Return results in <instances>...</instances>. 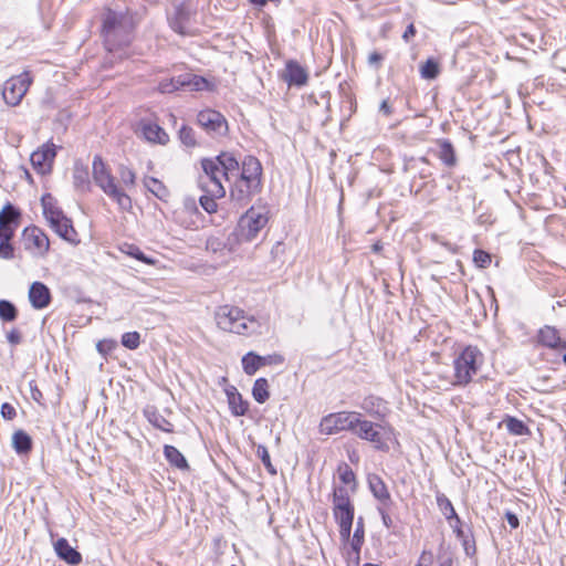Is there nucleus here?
Returning a JSON list of instances; mask_svg holds the SVG:
<instances>
[{"instance_id":"6e6552de","label":"nucleus","mask_w":566,"mask_h":566,"mask_svg":"<svg viewBox=\"0 0 566 566\" xmlns=\"http://www.w3.org/2000/svg\"><path fill=\"white\" fill-rule=\"evenodd\" d=\"M364 415L356 411H337L324 416L318 424L322 434L333 436L340 432L357 434Z\"/></svg>"},{"instance_id":"aec40b11","label":"nucleus","mask_w":566,"mask_h":566,"mask_svg":"<svg viewBox=\"0 0 566 566\" xmlns=\"http://www.w3.org/2000/svg\"><path fill=\"white\" fill-rule=\"evenodd\" d=\"M49 227L56 235H59L62 240L66 241L71 245L77 247L81 243L80 234L75 229L72 219L66 214Z\"/></svg>"},{"instance_id":"7c9ffc66","label":"nucleus","mask_w":566,"mask_h":566,"mask_svg":"<svg viewBox=\"0 0 566 566\" xmlns=\"http://www.w3.org/2000/svg\"><path fill=\"white\" fill-rule=\"evenodd\" d=\"M73 184L75 188L81 191H88L91 189V181L88 177L87 167L82 163H75L74 165Z\"/></svg>"},{"instance_id":"4468645a","label":"nucleus","mask_w":566,"mask_h":566,"mask_svg":"<svg viewBox=\"0 0 566 566\" xmlns=\"http://www.w3.org/2000/svg\"><path fill=\"white\" fill-rule=\"evenodd\" d=\"M284 356L279 353L261 356L254 352H249L241 359L242 369L249 376H253L265 366H279L284 364Z\"/></svg>"},{"instance_id":"6e6d98bb","label":"nucleus","mask_w":566,"mask_h":566,"mask_svg":"<svg viewBox=\"0 0 566 566\" xmlns=\"http://www.w3.org/2000/svg\"><path fill=\"white\" fill-rule=\"evenodd\" d=\"M449 525L451 526V528L453 530V533L455 534V536L458 538L462 539L465 537L464 531L462 528V522L458 514H457V517H452V521L449 522Z\"/></svg>"},{"instance_id":"79ce46f5","label":"nucleus","mask_w":566,"mask_h":566,"mask_svg":"<svg viewBox=\"0 0 566 566\" xmlns=\"http://www.w3.org/2000/svg\"><path fill=\"white\" fill-rule=\"evenodd\" d=\"M182 74L176 77L164 78L158 84V91L164 94L174 93L182 88Z\"/></svg>"},{"instance_id":"b1692460","label":"nucleus","mask_w":566,"mask_h":566,"mask_svg":"<svg viewBox=\"0 0 566 566\" xmlns=\"http://www.w3.org/2000/svg\"><path fill=\"white\" fill-rule=\"evenodd\" d=\"M52 300L49 287L42 282H33L29 289V301L35 310H42L50 305Z\"/></svg>"},{"instance_id":"72a5a7b5","label":"nucleus","mask_w":566,"mask_h":566,"mask_svg":"<svg viewBox=\"0 0 566 566\" xmlns=\"http://www.w3.org/2000/svg\"><path fill=\"white\" fill-rule=\"evenodd\" d=\"M164 455L170 465L185 470L188 469V462L184 454L174 446L166 444L164 447Z\"/></svg>"},{"instance_id":"864d4df0","label":"nucleus","mask_w":566,"mask_h":566,"mask_svg":"<svg viewBox=\"0 0 566 566\" xmlns=\"http://www.w3.org/2000/svg\"><path fill=\"white\" fill-rule=\"evenodd\" d=\"M29 388H30V394H31V398L36 402L39 403L40 406H44V402H43V394L42 391L40 390V388L38 387V384L35 380H31L29 382Z\"/></svg>"},{"instance_id":"603ef678","label":"nucleus","mask_w":566,"mask_h":566,"mask_svg":"<svg viewBox=\"0 0 566 566\" xmlns=\"http://www.w3.org/2000/svg\"><path fill=\"white\" fill-rule=\"evenodd\" d=\"M392 505H379L378 506V513L380 514L381 516V521H382V524L387 527V528H391L394 526V520L391 518L390 514H389V510Z\"/></svg>"},{"instance_id":"a211bd4d","label":"nucleus","mask_w":566,"mask_h":566,"mask_svg":"<svg viewBox=\"0 0 566 566\" xmlns=\"http://www.w3.org/2000/svg\"><path fill=\"white\" fill-rule=\"evenodd\" d=\"M55 156V145L48 142L31 154V165L38 174L45 175L51 171Z\"/></svg>"},{"instance_id":"4c0bfd02","label":"nucleus","mask_w":566,"mask_h":566,"mask_svg":"<svg viewBox=\"0 0 566 566\" xmlns=\"http://www.w3.org/2000/svg\"><path fill=\"white\" fill-rule=\"evenodd\" d=\"M507 431L514 436H526L530 433L528 427L520 419L513 416H506L503 420Z\"/></svg>"},{"instance_id":"69168bd1","label":"nucleus","mask_w":566,"mask_h":566,"mask_svg":"<svg viewBox=\"0 0 566 566\" xmlns=\"http://www.w3.org/2000/svg\"><path fill=\"white\" fill-rule=\"evenodd\" d=\"M380 250H381V245H380V243H375V244L373 245V251L378 252V251H380Z\"/></svg>"},{"instance_id":"c85d7f7f","label":"nucleus","mask_w":566,"mask_h":566,"mask_svg":"<svg viewBox=\"0 0 566 566\" xmlns=\"http://www.w3.org/2000/svg\"><path fill=\"white\" fill-rule=\"evenodd\" d=\"M184 87H189L191 91H213L216 88V85L213 82L207 80L203 76L192 74V73H185L182 74V82H180Z\"/></svg>"},{"instance_id":"c9c22d12","label":"nucleus","mask_w":566,"mask_h":566,"mask_svg":"<svg viewBox=\"0 0 566 566\" xmlns=\"http://www.w3.org/2000/svg\"><path fill=\"white\" fill-rule=\"evenodd\" d=\"M252 397L258 403H264L270 398V384L264 377L256 378L252 386Z\"/></svg>"},{"instance_id":"c03bdc74","label":"nucleus","mask_w":566,"mask_h":566,"mask_svg":"<svg viewBox=\"0 0 566 566\" xmlns=\"http://www.w3.org/2000/svg\"><path fill=\"white\" fill-rule=\"evenodd\" d=\"M179 139L184 146L193 148L197 146L196 133L192 127L182 125L179 129Z\"/></svg>"},{"instance_id":"a878e982","label":"nucleus","mask_w":566,"mask_h":566,"mask_svg":"<svg viewBox=\"0 0 566 566\" xmlns=\"http://www.w3.org/2000/svg\"><path fill=\"white\" fill-rule=\"evenodd\" d=\"M139 126L142 135L147 142L159 145H166L169 142L168 134L157 123L143 120Z\"/></svg>"},{"instance_id":"5701e85b","label":"nucleus","mask_w":566,"mask_h":566,"mask_svg":"<svg viewBox=\"0 0 566 566\" xmlns=\"http://www.w3.org/2000/svg\"><path fill=\"white\" fill-rule=\"evenodd\" d=\"M365 543V526L363 517H359L356 523V528L354 531L353 536L349 535L348 542H343L344 545H349L350 551L347 552V556L353 558L356 565L359 564L360 560V551Z\"/></svg>"},{"instance_id":"cd10ccee","label":"nucleus","mask_w":566,"mask_h":566,"mask_svg":"<svg viewBox=\"0 0 566 566\" xmlns=\"http://www.w3.org/2000/svg\"><path fill=\"white\" fill-rule=\"evenodd\" d=\"M41 206L43 210V217L48 226L57 221L60 218L65 216L62 208L57 205V201L51 193H45L41 198Z\"/></svg>"},{"instance_id":"f257e3e1","label":"nucleus","mask_w":566,"mask_h":566,"mask_svg":"<svg viewBox=\"0 0 566 566\" xmlns=\"http://www.w3.org/2000/svg\"><path fill=\"white\" fill-rule=\"evenodd\" d=\"M200 165L206 176L223 177L230 184V198L238 203H248L263 189V166L253 155L239 161L232 151L224 150L216 157L202 158Z\"/></svg>"},{"instance_id":"37998d69","label":"nucleus","mask_w":566,"mask_h":566,"mask_svg":"<svg viewBox=\"0 0 566 566\" xmlns=\"http://www.w3.org/2000/svg\"><path fill=\"white\" fill-rule=\"evenodd\" d=\"M18 317L17 307L7 300H0V318L3 322H13Z\"/></svg>"},{"instance_id":"9d476101","label":"nucleus","mask_w":566,"mask_h":566,"mask_svg":"<svg viewBox=\"0 0 566 566\" xmlns=\"http://www.w3.org/2000/svg\"><path fill=\"white\" fill-rule=\"evenodd\" d=\"M332 512L338 525L342 542H348L355 518V505L352 497L332 496Z\"/></svg>"},{"instance_id":"58836bf2","label":"nucleus","mask_w":566,"mask_h":566,"mask_svg":"<svg viewBox=\"0 0 566 566\" xmlns=\"http://www.w3.org/2000/svg\"><path fill=\"white\" fill-rule=\"evenodd\" d=\"M119 250H120L123 253H125V254H127V255H129V256H132V258H134V259H136V260H138V261H140V262H143V263H145V264L154 265V264L156 263V261H155L154 259H151V258L147 256V255H146V254H145V253H144V252H143V251H142L137 245H135V244L124 243V244L119 248Z\"/></svg>"},{"instance_id":"4d7b16f0","label":"nucleus","mask_w":566,"mask_h":566,"mask_svg":"<svg viewBox=\"0 0 566 566\" xmlns=\"http://www.w3.org/2000/svg\"><path fill=\"white\" fill-rule=\"evenodd\" d=\"M1 416L6 420L14 419L15 416H17L15 408L11 403H9V402L2 403L1 405Z\"/></svg>"},{"instance_id":"393cba45","label":"nucleus","mask_w":566,"mask_h":566,"mask_svg":"<svg viewBox=\"0 0 566 566\" xmlns=\"http://www.w3.org/2000/svg\"><path fill=\"white\" fill-rule=\"evenodd\" d=\"M53 547L57 557L66 564L76 566L82 563L81 553L73 548L66 538L60 537L54 542Z\"/></svg>"},{"instance_id":"a19ab883","label":"nucleus","mask_w":566,"mask_h":566,"mask_svg":"<svg viewBox=\"0 0 566 566\" xmlns=\"http://www.w3.org/2000/svg\"><path fill=\"white\" fill-rule=\"evenodd\" d=\"M420 75L422 78L426 80H433L436 78L440 73V66L439 63L433 59H427L421 65H420Z\"/></svg>"},{"instance_id":"680f3d73","label":"nucleus","mask_w":566,"mask_h":566,"mask_svg":"<svg viewBox=\"0 0 566 566\" xmlns=\"http://www.w3.org/2000/svg\"><path fill=\"white\" fill-rule=\"evenodd\" d=\"M505 518H506L509 525L512 528H517L518 527L520 521H518V517L516 516V514H514L512 512H506L505 513Z\"/></svg>"},{"instance_id":"0eeeda50","label":"nucleus","mask_w":566,"mask_h":566,"mask_svg":"<svg viewBox=\"0 0 566 566\" xmlns=\"http://www.w3.org/2000/svg\"><path fill=\"white\" fill-rule=\"evenodd\" d=\"M356 437L380 452H389L390 446L397 443L396 430L387 420L374 422L363 417Z\"/></svg>"},{"instance_id":"338daca9","label":"nucleus","mask_w":566,"mask_h":566,"mask_svg":"<svg viewBox=\"0 0 566 566\" xmlns=\"http://www.w3.org/2000/svg\"><path fill=\"white\" fill-rule=\"evenodd\" d=\"M563 353H564V355H563V363L566 365V350L563 352Z\"/></svg>"},{"instance_id":"dca6fc26","label":"nucleus","mask_w":566,"mask_h":566,"mask_svg":"<svg viewBox=\"0 0 566 566\" xmlns=\"http://www.w3.org/2000/svg\"><path fill=\"white\" fill-rule=\"evenodd\" d=\"M207 177L209 178V184L202 186L206 195L200 197L199 202L205 211L212 214L218 211L217 199L223 198L226 196V188L218 176Z\"/></svg>"},{"instance_id":"f704fd0d","label":"nucleus","mask_w":566,"mask_h":566,"mask_svg":"<svg viewBox=\"0 0 566 566\" xmlns=\"http://www.w3.org/2000/svg\"><path fill=\"white\" fill-rule=\"evenodd\" d=\"M144 185L159 200L166 201L169 197V190L163 181L155 177H145Z\"/></svg>"},{"instance_id":"f8f14e48","label":"nucleus","mask_w":566,"mask_h":566,"mask_svg":"<svg viewBox=\"0 0 566 566\" xmlns=\"http://www.w3.org/2000/svg\"><path fill=\"white\" fill-rule=\"evenodd\" d=\"M33 83V76L29 70L23 71L18 75L9 77L2 87V97L9 106H18L30 86Z\"/></svg>"},{"instance_id":"ea45409f","label":"nucleus","mask_w":566,"mask_h":566,"mask_svg":"<svg viewBox=\"0 0 566 566\" xmlns=\"http://www.w3.org/2000/svg\"><path fill=\"white\" fill-rule=\"evenodd\" d=\"M188 20L187 13H185L182 10H179L176 15L170 20V28L178 34L182 36L187 35H193L192 32H190L186 25V22Z\"/></svg>"},{"instance_id":"1a4fd4ad","label":"nucleus","mask_w":566,"mask_h":566,"mask_svg":"<svg viewBox=\"0 0 566 566\" xmlns=\"http://www.w3.org/2000/svg\"><path fill=\"white\" fill-rule=\"evenodd\" d=\"M216 322L224 332L245 335L249 331L248 323H255V319L248 317L242 308L226 304L217 310Z\"/></svg>"},{"instance_id":"052dcab7","label":"nucleus","mask_w":566,"mask_h":566,"mask_svg":"<svg viewBox=\"0 0 566 566\" xmlns=\"http://www.w3.org/2000/svg\"><path fill=\"white\" fill-rule=\"evenodd\" d=\"M417 33L416 27L413 23H410L405 32L402 33V40L405 42H409Z\"/></svg>"},{"instance_id":"2f4dec72","label":"nucleus","mask_w":566,"mask_h":566,"mask_svg":"<svg viewBox=\"0 0 566 566\" xmlns=\"http://www.w3.org/2000/svg\"><path fill=\"white\" fill-rule=\"evenodd\" d=\"M145 417L147 420L158 430H161L167 433L175 432V426L168 419H166L163 415H160L156 409L145 410Z\"/></svg>"},{"instance_id":"de8ad7c7","label":"nucleus","mask_w":566,"mask_h":566,"mask_svg":"<svg viewBox=\"0 0 566 566\" xmlns=\"http://www.w3.org/2000/svg\"><path fill=\"white\" fill-rule=\"evenodd\" d=\"M473 262L478 268L485 269L492 262V256L489 252L476 249L473 252Z\"/></svg>"},{"instance_id":"09e8293b","label":"nucleus","mask_w":566,"mask_h":566,"mask_svg":"<svg viewBox=\"0 0 566 566\" xmlns=\"http://www.w3.org/2000/svg\"><path fill=\"white\" fill-rule=\"evenodd\" d=\"M258 457L261 459L263 465L268 470V472L272 475L276 474V469L272 464L270 453L265 447L260 446L256 450Z\"/></svg>"},{"instance_id":"0e129e2a","label":"nucleus","mask_w":566,"mask_h":566,"mask_svg":"<svg viewBox=\"0 0 566 566\" xmlns=\"http://www.w3.org/2000/svg\"><path fill=\"white\" fill-rule=\"evenodd\" d=\"M249 2L255 7L262 8V7L266 6L269 0H249Z\"/></svg>"},{"instance_id":"a18cd8bd","label":"nucleus","mask_w":566,"mask_h":566,"mask_svg":"<svg viewBox=\"0 0 566 566\" xmlns=\"http://www.w3.org/2000/svg\"><path fill=\"white\" fill-rule=\"evenodd\" d=\"M118 174L122 180V184L127 188H133L136 185L137 175L134 169L122 165L118 168Z\"/></svg>"},{"instance_id":"f03ea898","label":"nucleus","mask_w":566,"mask_h":566,"mask_svg":"<svg viewBox=\"0 0 566 566\" xmlns=\"http://www.w3.org/2000/svg\"><path fill=\"white\" fill-rule=\"evenodd\" d=\"M92 178L95 185L118 207L122 212L133 211V199L118 184L111 166L101 155H95L92 161Z\"/></svg>"},{"instance_id":"13d9d810","label":"nucleus","mask_w":566,"mask_h":566,"mask_svg":"<svg viewBox=\"0 0 566 566\" xmlns=\"http://www.w3.org/2000/svg\"><path fill=\"white\" fill-rule=\"evenodd\" d=\"M6 338L11 345H18L22 342V334L18 328H11L6 334Z\"/></svg>"},{"instance_id":"5fc2aeb1","label":"nucleus","mask_w":566,"mask_h":566,"mask_svg":"<svg viewBox=\"0 0 566 566\" xmlns=\"http://www.w3.org/2000/svg\"><path fill=\"white\" fill-rule=\"evenodd\" d=\"M434 555L431 549H423L418 558L416 566H432Z\"/></svg>"},{"instance_id":"bb28decb","label":"nucleus","mask_w":566,"mask_h":566,"mask_svg":"<svg viewBox=\"0 0 566 566\" xmlns=\"http://www.w3.org/2000/svg\"><path fill=\"white\" fill-rule=\"evenodd\" d=\"M368 486L379 505H392V499L385 481L377 474L368 476Z\"/></svg>"},{"instance_id":"4be33fe9","label":"nucleus","mask_w":566,"mask_h":566,"mask_svg":"<svg viewBox=\"0 0 566 566\" xmlns=\"http://www.w3.org/2000/svg\"><path fill=\"white\" fill-rule=\"evenodd\" d=\"M224 392L231 415L234 417L245 416L249 411L250 403L243 398L238 388L230 385L224 388Z\"/></svg>"},{"instance_id":"9b49d317","label":"nucleus","mask_w":566,"mask_h":566,"mask_svg":"<svg viewBox=\"0 0 566 566\" xmlns=\"http://www.w3.org/2000/svg\"><path fill=\"white\" fill-rule=\"evenodd\" d=\"M22 248L30 255L45 258L51 250V240L48 233L39 226L29 224L21 231Z\"/></svg>"},{"instance_id":"f3484780","label":"nucleus","mask_w":566,"mask_h":566,"mask_svg":"<svg viewBox=\"0 0 566 566\" xmlns=\"http://www.w3.org/2000/svg\"><path fill=\"white\" fill-rule=\"evenodd\" d=\"M534 342L536 346L557 353L566 350V337H563L559 329L552 325L541 327L535 335Z\"/></svg>"},{"instance_id":"ddd939ff","label":"nucleus","mask_w":566,"mask_h":566,"mask_svg":"<svg viewBox=\"0 0 566 566\" xmlns=\"http://www.w3.org/2000/svg\"><path fill=\"white\" fill-rule=\"evenodd\" d=\"M358 489V480L356 473L346 462L338 463L334 474L332 496L352 497Z\"/></svg>"},{"instance_id":"e2e57ef3","label":"nucleus","mask_w":566,"mask_h":566,"mask_svg":"<svg viewBox=\"0 0 566 566\" xmlns=\"http://www.w3.org/2000/svg\"><path fill=\"white\" fill-rule=\"evenodd\" d=\"M380 112L386 116H390L392 114V107L388 99H384L380 104Z\"/></svg>"},{"instance_id":"49530a36","label":"nucleus","mask_w":566,"mask_h":566,"mask_svg":"<svg viewBox=\"0 0 566 566\" xmlns=\"http://www.w3.org/2000/svg\"><path fill=\"white\" fill-rule=\"evenodd\" d=\"M122 344L128 349H136L140 345V334L138 332H127L122 336Z\"/></svg>"},{"instance_id":"6ab92c4d","label":"nucleus","mask_w":566,"mask_h":566,"mask_svg":"<svg viewBox=\"0 0 566 566\" xmlns=\"http://www.w3.org/2000/svg\"><path fill=\"white\" fill-rule=\"evenodd\" d=\"M280 76L289 86L302 87L308 82L306 69L296 60H287Z\"/></svg>"},{"instance_id":"c756f323","label":"nucleus","mask_w":566,"mask_h":566,"mask_svg":"<svg viewBox=\"0 0 566 566\" xmlns=\"http://www.w3.org/2000/svg\"><path fill=\"white\" fill-rule=\"evenodd\" d=\"M12 447L20 455H28L33 449L32 438L22 429L15 430L12 434Z\"/></svg>"},{"instance_id":"8fccbe9b","label":"nucleus","mask_w":566,"mask_h":566,"mask_svg":"<svg viewBox=\"0 0 566 566\" xmlns=\"http://www.w3.org/2000/svg\"><path fill=\"white\" fill-rule=\"evenodd\" d=\"M116 347V340L108 338L102 339L96 344L97 352L104 357L109 355Z\"/></svg>"},{"instance_id":"e433bc0d","label":"nucleus","mask_w":566,"mask_h":566,"mask_svg":"<svg viewBox=\"0 0 566 566\" xmlns=\"http://www.w3.org/2000/svg\"><path fill=\"white\" fill-rule=\"evenodd\" d=\"M436 501L438 509L442 513V515L446 517L448 522L452 521V517H457V512L454 510V506L452 502L449 500V497L441 492H437L436 494Z\"/></svg>"},{"instance_id":"bf43d9fd","label":"nucleus","mask_w":566,"mask_h":566,"mask_svg":"<svg viewBox=\"0 0 566 566\" xmlns=\"http://www.w3.org/2000/svg\"><path fill=\"white\" fill-rule=\"evenodd\" d=\"M384 60V55L380 52L374 51L368 55V63L371 66H375L376 69H379L381 66Z\"/></svg>"},{"instance_id":"7ed1b4c3","label":"nucleus","mask_w":566,"mask_h":566,"mask_svg":"<svg viewBox=\"0 0 566 566\" xmlns=\"http://www.w3.org/2000/svg\"><path fill=\"white\" fill-rule=\"evenodd\" d=\"M484 354L476 345H465L455 352L452 360L453 387L464 388L470 385L484 365Z\"/></svg>"},{"instance_id":"473e14b6","label":"nucleus","mask_w":566,"mask_h":566,"mask_svg":"<svg viewBox=\"0 0 566 566\" xmlns=\"http://www.w3.org/2000/svg\"><path fill=\"white\" fill-rule=\"evenodd\" d=\"M439 145L438 158L448 167H453L457 164L455 150L451 142L448 139H438Z\"/></svg>"},{"instance_id":"3c124183","label":"nucleus","mask_w":566,"mask_h":566,"mask_svg":"<svg viewBox=\"0 0 566 566\" xmlns=\"http://www.w3.org/2000/svg\"><path fill=\"white\" fill-rule=\"evenodd\" d=\"M551 380L549 375H542L536 378V385L538 386V391L543 394H552L559 389L558 386L548 387L546 384Z\"/></svg>"},{"instance_id":"774afa93","label":"nucleus","mask_w":566,"mask_h":566,"mask_svg":"<svg viewBox=\"0 0 566 566\" xmlns=\"http://www.w3.org/2000/svg\"><path fill=\"white\" fill-rule=\"evenodd\" d=\"M440 566H451V564L450 563L449 564H442Z\"/></svg>"},{"instance_id":"423d86ee","label":"nucleus","mask_w":566,"mask_h":566,"mask_svg":"<svg viewBox=\"0 0 566 566\" xmlns=\"http://www.w3.org/2000/svg\"><path fill=\"white\" fill-rule=\"evenodd\" d=\"M21 211L11 203L0 210V259L13 260L17 255L15 235L21 224Z\"/></svg>"},{"instance_id":"39448f33","label":"nucleus","mask_w":566,"mask_h":566,"mask_svg":"<svg viewBox=\"0 0 566 566\" xmlns=\"http://www.w3.org/2000/svg\"><path fill=\"white\" fill-rule=\"evenodd\" d=\"M134 23L126 14L106 8L101 27V35L112 46L127 45L134 31Z\"/></svg>"},{"instance_id":"412c9836","label":"nucleus","mask_w":566,"mask_h":566,"mask_svg":"<svg viewBox=\"0 0 566 566\" xmlns=\"http://www.w3.org/2000/svg\"><path fill=\"white\" fill-rule=\"evenodd\" d=\"M360 407L366 416L374 418L377 421L387 420V417L390 413L388 402L374 395L365 397Z\"/></svg>"},{"instance_id":"20e7f679","label":"nucleus","mask_w":566,"mask_h":566,"mask_svg":"<svg viewBox=\"0 0 566 566\" xmlns=\"http://www.w3.org/2000/svg\"><path fill=\"white\" fill-rule=\"evenodd\" d=\"M270 221V209L265 203L252 205L238 220L232 232L239 244L255 240Z\"/></svg>"},{"instance_id":"2eb2a0df","label":"nucleus","mask_w":566,"mask_h":566,"mask_svg":"<svg viewBox=\"0 0 566 566\" xmlns=\"http://www.w3.org/2000/svg\"><path fill=\"white\" fill-rule=\"evenodd\" d=\"M197 123L208 134L222 136L229 130L226 117L220 112L212 108L200 111L197 115Z\"/></svg>"}]
</instances>
